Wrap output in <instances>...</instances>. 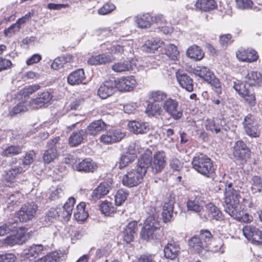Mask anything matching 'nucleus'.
<instances>
[{"label": "nucleus", "instance_id": "obj_1", "mask_svg": "<svg viewBox=\"0 0 262 262\" xmlns=\"http://www.w3.org/2000/svg\"><path fill=\"white\" fill-rule=\"evenodd\" d=\"M147 161L146 157L139 158L135 168L129 169L123 175L122 184L126 187H133L141 183L147 172Z\"/></svg>", "mask_w": 262, "mask_h": 262}, {"label": "nucleus", "instance_id": "obj_2", "mask_svg": "<svg viewBox=\"0 0 262 262\" xmlns=\"http://www.w3.org/2000/svg\"><path fill=\"white\" fill-rule=\"evenodd\" d=\"M192 168L197 172L208 178H213L215 168L213 161L207 156L201 154L194 157L191 162Z\"/></svg>", "mask_w": 262, "mask_h": 262}, {"label": "nucleus", "instance_id": "obj_3", "mask_svg": "<svg viewBox=\"0 0 262 262\" xmlns=\"http://www.w3.org/2000/svg\"><path fill=\"white\" fill-rule=\"evenodd\" d=\"M146 157L148 161L147 169L151 168L152 173L156 174L160 172L166 165V156L163 151L156 152L152 156V151L149 149H146L139 158Z\"/></svg>", "mask_w": 262, "mask_h": 262}, {"label": "nucleus", "instance_id": "obj_4", "mask_svg": "<svg viewBox=\"0 0 262 262\" xmlns=\"http://www.w3.org/2000/svg\"><path fill=\"white\" fill-rule=\"evenodd\" d=\"M233 88L250 106H253L255 105V95L252 87L236 80L233 82Z\"/></svg>", "mask_w": 262, "mask_h": 262}, {"label": "nucleus", "instance_id": "obj_5", "mask_svg": "<svg viewBox=\"0 0 262 262\" xmlns=\"http://www.w3.org/2000/svg\"><path fill=\"white\" fill-rule=\"evenodd\" d=\"M162 108L165 113L175 120H179L183 116L182 107L176 99L168 98L163 102Z\"/></svg>", "mask_w": 262, "mask_h": 262}, {"label": "nucleus", "instance_id": "obj_6", "mask_svg": "<svg viewBox=\"0 0 262 262\" xmlns=\"http://www.w3.org/2000/svg\"><path fill=\"white\" fill-rule=\"evenodd\" d=\"M151 218H146L145 225L143 227L140 236L145 240L152 239L154 237L158 238L156 234L160 231L159 221H151Z\"/></svg>", "mask_w": 262, "mask_h": 262}, {"label": "nucleus", "instance_id": "obj_7", "mask_svg": "<svg viewBox=\"0 0 262 262\" xmlns=\"http://www.w3.org/2000/svg\"><path fill=\"white\" fill-rule=\"evenodd\" d=\"M246 134L250 137L257 138L260 136V130L255 116L251 114H248L243 122Z\"/></svg>", "mask_w": 262, "mask_h": 262}, {"label": "nucleus", "instance_id": "obj_8", "mask_svg": "<svg viewBox=\"0 0 262 262\" xmlns=\"http://www.w3.org/2000/svg\"><path fill=\"white\" fill-rule=\"evenodd\" d=\"M224 187V199L225 205L235 204L237 205L239 203V195L237 191L233 187L232 182L221 184L219 186V190H222Z\"/></svg>", "mask_w": 262, "mask_h": 262}, {"label": "nucleus", "instance_id": "obj_9", "mask_svg": "<svg viewBox=\"0 0 262 262\" xmlns=\"http://www.w3.org/2000/svg\"><path fill=\"white\" fill-rule=\"evenodd\" d=\"M37 210V206L34 203L24 204L16 213L17 217L22 223L31 220Z\"/></svg>", "mask_w": 262, "mask_h": 262}, {"label": "nucleus", "instance_id": "obj_10", "mask_svg": "<svg viewBox=\"0 0 262 262\" xmlns=\"http://www.w3.org/2000/svg\"><path fill=\"white\" fill-rule=\"evenodd\" d=\"M233 155L242 163H245L250 158L251 151L245 142L239 140L235 143Z\"/></svg>", "mask_w": 262, "mask_h": 262}, {"label": "nucleus", "instance_id": "obj_11", "mask_svg": "<svg viewBox=\"0 0 262 262\" xmlns=\"http://www.w3.org/2000/svg\"><path fill=\"white\" fill-rule=\"evenodd\" d=\"M243 232L245 237L253 244H262V231L251 225L243 227Z\"/></svg>", "mask_w": 262, "mask_h": 262}, {"label": "nucleus", "instance_id": "obj_12", "mask_svg": "<svg viewBox=\"0 0 262 262\" xmlns=\"http://www.w3.org/2000/svg\"><path fill=\"white\" fill-rule=\"evenodd\" d=\"M116 85L115 79L106 80L100 86L97 94L101 99H106L114 93L117 89Z\"/></svg>", "mask_w": 262, "mask_h": 262}, {"label": "nucleus", "instance_id": "obj_13", "mask_svg": "<svg viewBox=\"0 0 262 262\" xmlns=\"http://www.w3.org/2000/svg\"><path fill=\"white\" fill-rule=\"evenodd\" d=\"M125 136L120 129H112L106 132L100 137V141L109 144L120 141Z\"/></svg>", "mask_w": 262, "mask_h": 262}, {"label": "nucleus", "instance_id": "obj_14", "mask_svg": "<svg viewBox=\"0 0 262 262\" xmlns=\"http://www.w3.org/2000/svg\"><path fill=\"white\" fill-rule=\"evenodd\" d=\"M59 137H55L51 140L47 144V149L45 151L43 160L46 163H50L53 161L57 157V151L56 144L59 141Z\"/></svg>", "mask_w": 262, "mask_h": 262}, {"label": "nucleus", "instance_id": "obj_15", "mask_svg": "<svg viewBox=\"0 0 262 262\" xmlns=\"http://www.w3.org/2000/svg\"><path fill=\"white\" fill-rule=\"evenodd\" d=\"M22 171L23 168L21 166L12 167L3 174V184L6 186L12 187L14 185L16 177Z\"/></svg>", "mask_w": 262, "mask_h": 262}, {"label": "nucleus", "instance_id": "obj_16", "mask_svg": "<svg viewBox=\"0 0 262 262\" xmlns=\"http://www.w3.org/2000/svg\"><path fill=\"white\" fill-rule=\"evenodd\" d=\"M176 77L181 87L189 92L193 91V80L187 73L178 71L176 72Z\"/></svg>", "mask_w": 262, "mask_h": 262}, {"label": "nucleus", "instance_id": "obj_17", "mask_svg": "<svg viewBox=\"0 0 262 262\" xmlns=\"http://www.w3.org/2000/svg\"><path fill=\"white\" fill-rule=\"evenodd\" d=\"M117 89L121 91H132L136 85L137 82L134 76L123 77L115 79Z\"/></svg>", "mask_w": 262, "mask_h": 262}, {"label": "nucleus", "instance_id": "obj_18", "mask_svg": "<svg viewBox=\"0 0 262 262\" xmlns=\"http://www.w3.org/2000/svg\"><path fill=\"white\" fill-rule=\"evenodd\" d=\"M98 168L96 162L90 158H86L75 166V169L80 172H93Z\"/></svg>", "mask_w": 262, "mask_h": 262}, {"label": "nucleus", "instance_id": "obj_19", "mask_svg": "<svg viewBox=\"0 0 262 262\" xmlns=\"http://www.w3.org/2000/svg\"><path fill=\"white\" fill-rule=\"evenodd\" d=\"M245 83L250 86L260 87L262 86V74L257 71L248 72L245 77Z\"/></svg>", "mask_w": 262, "mask_h": 262}, {"label": "nucleus", "instance_id": "obj_20", "mask_svg": "<svg viewBox=\"0 0 262 262\" xmlns=\"http://www.w3.org/2000/svg\"><path fill=\"white\" fill-rule=\"evenodd\" d=\"M127 126L129 130L136 135L145 134L149 129L147 123L135 120L129 121Z\"/></svg>", "mask_w": 262, "mask_h": 262}, {"label": "nucleus", "instance_id": "obj_21", "mask_svg": "<svg viewBox=\"0 0 262 262\" xmlns=\"http://www.w3.org/2000/svg\"><path fill=\"white\" fill-rule=\"evenodd\" d=\"M202 200L200 194L194 193L190 196L187 203L188 210L199 212L202 209Z\"/></svg>", "mask_w": 262, "mask_h": 262}, {"label": "nucleus", "instance_id": "obj_22", "mask_svg": "<svg viewBox=\"0 0 262 262\" xmlns=\"http://www.w3.org/2000/svg\"><path fill=\"white\" fill-rule=\"evenodd\" d=\"M53 97V95L48 91L38 93L37 96L32 100V104L37 108H41L47 105Z\"/></svg>", "mask_w": 262, "mask_h": 262}, {"label": "nucleus", "instance_id": "obj_23", "mask_svg": "<svg viewBox=\"0 0 262 262\" xmlns=\"http://www.w3.org/2000/svg\"><path fill=\"white\" fill-rule=\"evenodd\" d=\"M180 251V246L176 243H168L164 249V256L167 259H174L179 254Z\"/></svg>", "mask_w": 262, "mask_h": 262}, {"label": "nucleus", "instance_id": "obj_24", "mask_svg": "<svg viewBox=\"0 0 262 262\" xmlns=\"http://www.w3.org/2000/svg\"><path fill=\"white\" fill-rule=\"evenodd\" d=\"M85 79V73L82 69L75 70L69 74L67 78L68 82L72 85H78Z\"/></svg>", "mask_w": 262, "mask_h": 262}, {"label": "nucleus", "instance_id": "obj_25", "mask_svg": "<svg viewBox=\"0 0 262 262\" xmlns=\"http://www.w3.org/2000/svg\"><path fill=\"white\" fill-rule=\"evenodd\" d=\"M138 229L137 222H130L128 223L123 233V241L126 243H130L134 239V234Z\"/></svg>", "mask_w": 262, "mask_h": 262}, {"label": "nucleus", "instance_id": "obj_26", "mask_svg": "<svg viewBox=\"0 0 262 262\" xmlns=\"http://www.w3.org/2000/svg\"><path fill=\"white\" fill-rule=\"evenodd\" d=\"M134 19L137 27L141 29L149 28L153 21V17L149 13L137 15Z\"/></svg>", "mask_w": 262, "mask_h": 262}, {"label": "nucleus", "instance_id": "obj_27", "mask_svg": "<svg viewBox=\"0 0 262 262\" xmlns=\"http://www.w3.org/2000/svg\"><path fill=\"white\" fill-rule=\"evenodd\" d=\"M111 189V186L106 182L101 183L93 191L91 196L96 201L107 194Z\"/></svg>", "mask_w": 262, "mask_h": 262}, {"label": "nucleus", "instance_id": "obj_28", "mask_svg": "<svg viewBox=\"0 0 262 262\" xmlns=\"http://www.w3.org/2000/svg\"><path fill=\"white\" fill-rule=\"evenodd\" d=\"M106 128V124L101 119L95 120L91 123L87 127L86 133L95 136Z\"/></svg>", "mask_w": 262, "mask_h": 262}, {"label": "nucleus", "instance_id": "obj_29", "mask_svg": "<svg viewBox=\"0 0 262 262\" xmlns=\"http://www.w3.org/2000/svg\"><path fill=\"white\" fill-rule=\"evenodd\" d=\"M188 245L190 248L199 254H202L203 251H208L205 247V244L203 243L198 236H194L189 239Z\"/></svg>", "mask_w": 262, "mask_h": 262}, {"label": "nucleus", "instance_id": "obj_30", "mask_svg": "<svg viewBox=\"0 0 262 262\" xmlns=\"http://www.w3.org/2000/svg\"><path fill=\"white\" fill-rule=\"evenodd\" d=\"M86 131L84 129H80L73 132L69 138V142L71 146L76 147L79 145L83 140L86 138Z\"/></svg>", "mask_w": 262, "mask_h": 262}, {"label": "nucleus", "instance_id": "obj_31", "mask_svg": "<svg viewBox=\"0 0 262 262\" xmlns=\"http://www.w3.org/2000/svg\"><path fill=\"white\" fill-rule=\"evenodd\" d=\"M174 204V201L172 200L164 203L162 211V217L164 223L169 222L172 220Z\"/></svg>", "mask_w": 262, "mask_h": 262}, {"label": "nucleus", "instance_id": "obj_32", "mask_svg": "<svg viewBox=\"0 0 262 262\" xmlns=\"http://www.w3.org/2000/svg\"><path fill=\"white\" fill-rule=\"evenodd\" d=\"M224 210L226 212L236 220L239 219L243 211V209L239 203H237V205H225Z\"/></svg>", "mask_w": 262, "mask_h": 262}, {"label": "nucleus", "instance_id": "obj_33", "mask_svg": "<svg viewBox=\"0 0 262 262\" xmlns=\"http://www.w3.org/2000/svg\"><path fill=\"white\" fill-rule=\"evenodd\" d=\"M207 215L210 220L221 221L223 220V215L221 211L214 205L209 203L207 205Z\"/></svg>", "mask_w": 262, "mask_h": 262}, {"label": "nucleus", "instance_id": "obj_34", "mask_svg": "<svg viewBox=\"0 0 262 262\" xmlns=\"http://www.w3.org/2000/svg\"><path fill=\"white\" fill-rule=\"evenodd\" d=\"M59 215L56 209L51 208L45 213L43 217L41 219V222L45 226H49L57 220Z\"/></svg>", "mask_w": 262, "mask_h": 262}, {"label": "nucleus", "instance_id": "obj_35", "mask_svg": "<svg viewBox=\"0 0 262 262\" xmlns=\"http://www.w3.org/2000/svg\"><path fill=\"white\" fill-rule=\"evenodd\" d=\"M195 6L202 11H209L214 9L217 4L214 0H198Z\"/></svg>", "mask_w": 262, "mask_h": 262}, {"label": "nucleus", "instance_id": "obj_36", "mask_svg": "<svg viewBox=\"0 0 262 262\" xmlns=\"http://www.w3.org/2000/svg\"><path fill=\"white\" fill-rule=\"evenodd\" d=\"M75 199L73 197L70 198L63 206V210L61 212V216L65 221H68L72 215Z\"/></svg>", "mask_w": 262, "mask_h": 262}, {"label": "nucleus", "instance_id": "obj_37", "mask_svg": "<svg viewBox=\"0 0 262 262\" xmlns=\"http://www.w3.org/2000/svg\"><path fill=\"white\" fill-rule=\"evenodd\" d=\"M111 61V58L110 55L101 54L95 56H92L88 59L87 62L90 65H98L105 64Z\"/></svg>", "mask_w": 262, "mask_h": 262}, {"label": "nucleus", "instance_id": "obj_38", "mask_svg": "<svg viewBox=\"0 0 262 262\" xmlns=\"http://www.w3.org/2000/svg\"><path fill=\"white\" fill-rule=\"evenodd\" d=\"M135 66L134 60H127L115 63L112 69L116 72H122L132 70Z\"/></svg>", "mask_w": 262, "mask_h": 262}, {"label": "nucleus", "instance_id": "obj_39", "mask_svg": "<svg viewBox=\"0 0 262 262\" xmlns=\"http://www.w3.org/2000/svg\"><path fill=\"white\" fill-rule=\"evenodd\" d=\"M163 42L158 39L151 38L145 41L143 46V49L148 53L154 52L157 50L162 45Z\"/></svg>", "mask_w": 262, "mask_h": 262}, {"label": "nucleus", "instance_id": "obj_40", "mask_svg": "<svg viewBox=\"0 0 262 262\" xmlns=\"http://www.w3.org/2000/svg\"><path fill=\"white\" fill-rule=\"evenodd\" d=\"M85 204L81 202L77 205L74 212V216L77 221H84L88 217V213L85 210Z\"/></svg>", "mask_w": 262, "mask_h": 262}, {"label": "nucleus", "instance_id": "obj_41", "mask_svg": "<svg viewBox=\"0 0 262 262\" xmlns=\"http://www.w3.org/2000/svg\"><path fill=\"white\" fill-rule=\"evenodd\" d=\"M251 189L253 194L262 195V179L258 176L252 177L251 181Z\"/></svg>", "mask_w": 262, "mask_h": 262}, {"label": "nucleus", "instance_id": "obj_42", "mask_svg": "<svg viewBox=\"0 0 262 262\" xmlns=\"http://www.w3.org/2000/svg\"><path fill=\"white\" fill-rule=\"evenodd\" d=\"M162 105L154 102H149L145 110V113L148 116L160 115L162 112Z\"/></svg>", "mask_w": 262, "mask_h": 262}, {"label": "nucleus", "instance_id": "obj_43", "mask_svg": "<svg viewBox=\"0 0 262 262\" xmlns=\"http://www.w3.org/2000/svg\"><path fill=\"white\" fill-rule=\"evenodd\" d=\"M186 54L190 58L196 60H200L204 57V53L202 50L197 46L189 47L187 50Z\"/></svg>", "mask_w": 262, "mask_h": 262}, {"label": "nucleus", "instance_id": "obj_44", "mask_svg": "<svg viewBox=\"0 0 262 262\" xmlns=\"http://www.w3.org/2000/svg\"><path fill=\"white\" fill-rule=\"evenodd\" d=\"M136 158V153L126 152L123 155L120 159L119 168L121 169L132 163Z\"/></svg>", "mask_w": 262, "mask_h": 262}, {"label": "nucleus", "instance_id": "obj_45", "mask_svg": "<svg viewBox=\"0 0 262 262\" xmlns=\"http://www.w3.org/2000/svg\"><path fill=\"white\" fill-rule=\"evenodd\" d=\"M194 73L206 81L210 80V78L214 74L208 68L205 67H198L194 70Z\"/></svg>", "mask_w": 262, "mask_h": 262}, {"label": "nucleus", "instance_id": "obj_46", "mask_svg": "<svg viewBox=\"0 0 262 262\" xmlns=\"http://www.w3.org/2000/svg\"><path fill=\"white\" fill-rule=\"evenodd\" d=\"M149 98L155 103L164 101L167 99V94L162 91H154L149 93Z\"/></svg>", "mask_w": 262, "mask_h": 262}, {"label": "nucleus", "instance_id": "obj_47", "mask_svg": "<svg viewBox=\"0 0 262 262\" xmlns=\"http://www.w3.org/2000/svg\"><path fill=\"white\" fill-rule=\"evenodd\" d=\"M206 129L212 133L218 134L220 132L223 133V128L221 129V125L216 123L215 121L211 119H207L206 120Z\"/></svg>", "mask_w": 262, "mask_h": 262}, {"label": "nucleus", "instance_id": "obj_48", "mask_svg": "<svg viewBox=\"0 0 262 262\" xmlns=\"http://www.w3.org/2000/svg\"><path fill=\"white\" fill-rule=\"evenodd\" d=\"M165 54L171 59L175 60L179 54L177 47L173 44L167 45L164 49Z\"/></svg>", "mask_w": 262, "mask_h": 262}, {"label": "nucleus", "instance_id": "obj_49", "mask_svg": "<svg viewBox=\"0 0 262 262\" xmlns=\"http://www.w3.org/2000/svg\"><path fill=\"white\" fill-rule=\"evenodd\" d=\"M128 195V191L122 189L118 190L115 195V204L120 206L126 200Z\"/></svg>", "mask_w": 262, "mask_h": 262}, {"label": "nucleus", "instance_id": "obj_50", "mask_svg": "<svg viewBox=\"0 0 262 262\" xmlns=\"http://www.w3.org/2000/svg\"><path fill=\"white\" fill-rule=\"evenodd\" d=\"M16 223L15 222H8L0 226V236L4 235L10 232L17 230Z\"/></svg>", "mask_w": 262, "mask_h": 262}, {"label": "nucleus", "instance_id": "obj_51", "mask_svg": "<svg viewBox=\"0 0 262 262\" xmlns=\"http://www.w3.org/2000/svg\"><path fill=\"white\" fill-rule=\"evenodd\" d=\"M21 150L22 148L19 146L11 145L4 150L2 152L1 155L3 156L9 157L18 155L21 152Z\"/></svg>", "mask_w": 262, "mask_h": 262}, {"label": "nucleus", "instance_id": "obj_52", "mask_svg": "<svg viewBox=\"0 0 262 262\" xmlns=\"http://www.w3.org/2000/svg\"><path fill=\"white\" fill-rule=\"evenodd\" d=\"M212 87L213 90L217 95H220L222 93V86L220 79L216 78L213 74L210 78V80L207 81Z\"/></svg>", "mask_w": 262, "mask_h": 262}, {"label": "nucleus", "instance_id": "obj_53", "mask_svg": "<svg viewBox=\"0 0 262 262\" xmlns=\"http://www.w3.org/2000/svg\"><path fill=\"white\" fill-rule=\"evenodd\" d=\"M100 208L102 213L106 216H111L115 212V209L112 203L108 201L102 202Z\"/></svg>", "mask_w": 262, "mask_h": 262}, {"label": "nucleus", "instance_id": "obj_54", "mask_svg": "<svg viewBox=\"0 0 262 262\" xmlns=\"http://www.w3.org/2000/svg\"><path fill=\"white\" fill-rule=\"evenodd\" d=\"M201 241L205 244V247L207 249V246L210 244L213 236L211 232L207 230H202L198 236Z\"/></svg>", "mask_w": 262, "mask_h": 262}, {"label": "nucleus", "instance_id": "obj_55", "mask_svg": "<svg viewBox=\"0 0 262 262\" xmlns=\"http://www.w3.org/2000/svg\"><path fill=\"white\" fill-rule=\"evenodd\" d=\"M23 194L17 191L11 194L8 198V204L12 206H18L21 202Z\"/></svg>", "mask_w": 262, "mask_h": 262}, {"label": "nucleus", "instance_id": "obj_56", "mask_svg": "<svg viewBox=\"0 0 262 262\" xmlns=\"http://www.w3.org/2000/svg\"><path fill=\"white\" fill-rule=\"evenodd\" d=\"M116 9L115 5L111 2L104 4L102 7L99 9L98 12L100 15H106L111 13Z\"/></svg>", "mask_w": 262, "mask_h": 262}, {"label": "nucleus", "instance_id": "obj_57", "mask_svg": "<svg viewBox=\"0 0 262 262\" xmlns=\"http://www.w3.org/2000/svg\"><path fill=\"white\" fill-rule=\"evenodd\" d=\"M67 59L68 58L64 56L57 57L53 60L51 66V68L55 70L61 68L68 62Z\"/></svg>", "mask_w": 262, "mask_h": 262}, {"label": "nucleus", "instance_id": "obj_58", "mask_svg": "<svg viewBox=\"0 0 262 262\" xmlns=\"http://www.w3.org/2000/svg\"><path fill=\"white\" fill-rule=\"evenodd\" d=\"M145 211L148 214V216L146 218H151V221H159V215L155 206H147L145 209Z\"/></svg>", "mask_w": 262, "mask_h": 262}, {"label": "nucleus", "instance_id": "obj_59", "mask_svg": "<svg viewBox=\"0 0 262 262\" xmlns=\"http://www.w3.org/2000/svg\"><path fill=\"white\" fill-rule=\"evenodd\" d=\"M27 110V107L25 103H19L9 112V115L11 116L24 112Z\"/></svg>", "mask_w": 262, "mask_h": 262}, {"label": "nucleus", "instance_id": "obj_60", "mask_svg": "<svg viewBox=\"0 0 262 262\" xmlns=\"http://www.w3.org/2000/svg\"><path fill=\"white\" fill-rule=\"evenodd\" d=\"M21 24L18 20L11 25L7 29L5 30L4 33L7 36H10L16 31H18L21 28Z\"/></svg>", "mask_w": 262, "mask_h": 262}, {"label": "nucleus", "instance_id": "obj_61", "mask_svg": "<svg viewBox=\"0 0 262 262\" xmlns=\"http://www.w3.org/2000/svg\"><path fill=\"white\" fill-rule=\"evenodd\" d=\"M170 167L176 171H180L183 167V163L176 157L172 158L169 162Z\"/></svg>", "mask_w": 262, "mask_h": 262}, {"label": "nucleus", "instance_id": "obj_62", "mask_svg": "<svg viewBox=\"0 0 262 262\" xmlns=\"http://www.w3.org/2000/svg\"><path fill=\"white\" fill-rule=\"evenodd\" d=\"M236 5L239 9H249L251 8L253 2L251 0H236Z\"/></svg>", "mask_w": 262, "mask_h": 262}, {"label": "nucleus", "instance_id": "obj_63", "mask_svg": "<svg viewBox=\"0 0 262 262\" xmlns=\"http://www.w3.org/2000/svg\"><path fill=\"white\" fill-rule=\"evenodd\" d=\"M40 88V86L38 84H33L26 86L23 89V94L25 96H28L38 90Z\"/></svg>", "mask_w": 262, "mask_h": 262}, {"label": "nucleus", "instance_id": "obj_64", "mask_svg": "<svg viewBox=\"0 0 262 262\" xmlns=\"http://www.w3.org/2000/svg\"><path fill=\"white\" fill-rule=\"evenodd\" d=\"M28 248L36 258L40 255L43 250V247L41 244H34L30 246Z\"/></svg>", "mask_w": 262, "mask_h": 262}]
</instances>
